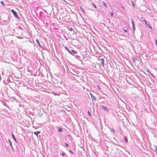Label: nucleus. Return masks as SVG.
<instances>
[{
	"label": "nucleus",
	"mask_w": 157,
	"mask_h": 157,
	"mask_svg": "<svg viewBox=\"0 0 157 157\" xmlns=\"http://www.w3.org/2000/svg\"><path fill=\"white\" fill-rule=\"evenodd\" d=\"M90 96L91 97L92 100L93 101H96L97 100V99L96 97L92 94V93L90 94Z\"/></svg>",
	"instance_id": "nucleus-2"
},
{
	"label": "nucleus",
	"mask_w": 157,
	"mask_h": 157,
	"mask_svg": "<svg viewBox=\"0 0 157 157\" xmlns=\"http://www.w3.org/2000/svg\"><path fill=\"white\" fill-rule=\"evenodd\" d=\"M131 2L132 3V5L133 6V7H135V6H134L133 1H131Z\"/></svg>",
	"instance_id": "nucleus-27"
},
{
	"label": "nucleus",
	"mask_w": 157,
	"mask_h": 157,
	"mask_svg": "<svg viewBox=\"0 0 157 157\" xmlns=\"http://www.w3.org/2000/svg\"><path fill=\"white\" fill-rule=\"evenodd\" d=\"M155 150L157 151V147H155Z\"/></svg>",
	"instance_id": "nucleus-31"
},
{
	"label": "nucleus",
	"mask_w": 157,
	"mask_h": 157,
	"mask_svg": "<svg viewBox=\"0 0 157 157\" xmlns=\"http://www.w3.org/2000/svg\"><path fill=\"white\" fill-rule=\"evenodd\" d=\"M69 152H70V153H71V154H74V153H73V151H72L71 150H69Z\"/></svg>",
	"instance_id": "nucleus-24"
},
{
	"label": "nucleus",
	"mask_w": 157,
	"mask_h": 157,
	"mask_svg": "<svg viewBox=\"0 0 157 157\" xmlns=\"http://www.w3.org/2000/svg\"><path fill=\"white\" fill-rule=\"evenodd\" d=\"M141 18H142V19H143V21H144V22L146 21H145V19H144V18H143V17H142Z\"/></svg>",
	"instance_id": "nucleus-28"
},
{
	"label": "nucleus",
	"mask_w": 157,
	"mask_h": 157,
	"mask_svg": "<svg viewBox=\"0 0 157 157\" xmlns=\"http://www.w3.org/2000/svg\"><path fill=\"white\" fill-rule=\"evenodd\" d=\"M34 134H35L37 136H38V135L40 133V131H37L36 132H34Z\"/></svg>",
	"instance_id": "nucleus-11"
},
{
	"label": "nucleus",
	"mask_w": 157,
	"mask_h": 157,
	"mask_svg": "<svg viewBox=\"0 0 157 157\" xmlns=\"http://www.w3.org/2000/svg\"><path fill=\"white\" fill-rule=\"evenodd\" d=\"M113 12H112L111 13V15L112 17H113Z\"/></svg>",
	"instance_id": "nucleus-29"
},
{
	"label": "nucleus",
	"mask_w": 157,
	"mask_h": 157,
	"mask_svg": "<svg viewBox=\"0 0 157 157\" xmlns=\"http://www.w3.org/2000/svg\"><path fill=\"white\" fill-rule=\"evenodd\" d=\"M65 146L67 147H69V145L67 143H65Z\"/></svg>",
	"instance_id": "nucleus-26"
},
{
	"label": "nucleus",
	"mask_w": 157,
	"mask_h": 157,
	"mask_svg": "<svg viewBox=\"0 0 157 157\" xmlns=\"http://www.w3.org/2000/svg\"><path fill=\"white\" fill-rule=\"evenodd\" d=\"M77 52L73 49H71V53H70V54L74 56V55L77 54Z\"/></svg>",
	"instance_id": "nucleus-3"
},
{
	"label": "nucleus",
	"mask_w": 157,
	"mask_h": 157,
	"mask_svg": "<svg viewBox=\"0 0 157 157\" xmlns=\"http://www.w3.org/2000/svg\"><path fill=\"white\" fill-rule=\"evenodd\" d=\"M147 72H148L150 74H151V75L153 77H154V75L152 74L151 73L150 71V70L148 69H147Z\"/></svg>",
	"instance_id": "nucleus-10"
},
{
	"label": "nucleus",
	"mask_w": 157,
	"mask_h": 157,
	"mask_svg": "<svg viewBox=\"0 0 157 157\" xmlns=\"http://www.w3.org/2000/svg\"><path fill=\"white\" fill-rule=\"evenodd\" d=\"M110 131L113 133H114L115 132V131L113 128H111L110 129Z\"/></svg>",
	"instance_id": "nucleus-15"
},
{
	"label": "nucleus",
	"mask_w": 157,
	"mask_h": 157,
	"mask_svg": "<svg viewBox=\"0 0 157 157\" xmlns=\"http://www.w3.org/2000/svg\"><path fill=\"white\" fill-rule=\"evenodd\" d=\"M58 131L60 132H62V128H58Z\"/></svg>",
	"instance_id": "nucleus-21"
},
{
	"label": "nucleus",
	"mask_w": 157,
	"mask_h": 157,
	"mask_svg": "<svg viewBox=\"0 0 157 157\" xmlns=\"http://www.w3.org/2000/svg\"><path fill=\"white\" fill-rule=\"evenodd\" d=\"M88 113L89 116H91V114H90V112L88 111Z\"/></svg>",
	"instance_id": "nucleus-32"
},
{
	"label": "nucleus",
	"mask_w": 157,
	"mask_h": 157,
	"mask_svg": "<svg viewBox=\"0 0 157 157\" xmlns=\"http://www.w3.org/2000/svg\"><path fill=\"white\" fill-rule=\"evenodd\" d=\"M102 3H103V5H104V6H105L106 8H107V6L106 5V4H105V2H102Z\"/></svg>",
	"instance_id": "nucleus-18"
},
{
	"label": "nucleus",
	"mask_w": 157,
	"mask_h": 157,
	"mask_svg": "<svg viewBox=\"0 0 157 157\" xmlns=\"http://www.w3.org/2000/svg\"><path fill=\"white\" fill-rule=\"evenodd\" d=\"M36 42L37 44L39 45V46L40 47L43 48V47L41 45L38 39H36Z\"/></svg>",
	"instance_id": "nucleus-7"
},
{
	"label": "nucleus",
	"mask_w": 157,
	"mask_h": 157,
	"mask_svg": "<svg viewBox=\"0 0 157 157\" xmlns=\"http://www.w3.org/2000/svg\"><path fill=\"white\" fill-rule=\"evenodd\" d=\"M101 63L102 64L103 66L104 67V60L103 58L101 59H100Z\"/></svg>",
	"instance_id": "nucleus-6"
},
{
	"label": "nucleus",
	"mask_w": 157,
	"mask_h": 157,
	"mask_svg": "<svg viewBox=\"0 0 157 157\" xmlns=\"http://www.w3.org/2000/svg\"><path fill=\"white\" fill-rule=\"evenodd\" d=\"M8 141L9 142L10 144V146H11V149L13 150V151H14V149L13 147L12 146V142H11V140H10V139H8Z\"/></svg>",
	"instance_id": "nucleus-5"
},
{
	"label": "nucleus",
	"mask_w": 157,
	"mask_h": 157,
	"mask_svg": "<svg viewBox=\"0 0 157 157\" xmlns=\"http://www.w3.org/2000/svg\"><path fill=\"white\" fill-rule=\"evenodd\" d=\"M131 20H132V25L133 30V32H134L135 30V25L134 24V21L132 20V18H131Z\"/></svg>",
	"instance_id": "nucleus-4"
},
{
	"label": "nucleus",
	"mask_w": 157,
	"mask_h": 157,
	"mask_svg": "<svg viewBox=\"0 0 157 157\" xmlns=\"http://www.w3.org/2000/svg\"><path fill=\"white\" fill-rule=\"evenodd\" d=\"M62 155L64 157H67V156L66 155L65 153L63 151L62 152Z\"/></svg>",
	"instance_id": "nucleus-9"
},
{
	"label": "nucleus",
	"mask_w": 157,
	"mask_h": 157,
	"mask_svg": "<svg viewBox=\"0 0 157 157\" xmlns=\"http://www.w3.org/2000/svg\"><path fill=\"white\" fill-rule=\"evenodd\" d=\"M155 44H156V45L157 46V40H156V41H155Z\"/></svg>",
	"instance_id": "nucleus-33"
},
{
	"label": "nucleus",
	"mask_w": 157,
	"mask_h": 157,
	"mask_svg": "<svg viewBox=\"0 0 157 157\" xmlns=\"http://www.w3.org/2000/svg\"><path fill=\"white\" fill-rule=\"evenodd\" d=\"M147 25L148 26V27H149L150 29H152V27L151 26H150V25H149L148 24V25Z\"/></svg>",
	"instance_id": "nucleus-25"
},
{
	"label": "nucleus",
	"mask_w": 157,
	"mask_h": 157,
	"mask_svg": "<svg viewBox=\"0 0 157 157\" xmlns=\"http://www.w3.org/2000/svg\"><path fill=\"white\" fill-rule=\"evenodd\" d=\"M123 30H124V31L125 32H126V33H127V29H124Z\"/></svg>",
	"instance_id": "nucleus-30"
},
{
	"label": "nucleus",
	"mask_w": 157,
	"mask_h": 157,
	"mask_svg": "<svg viewBox=\"0 0 157 157\" xmlns=\"http://www.w3.org/2000/svg\"><path fill=\"white\" fill-rule=\"evenodd\" d=\"M12 137L13 138L14 140L16 142H17L16 139V138L15 137V136H14V135H13V133H12Z\"/></svg>",
	"instance_id": "nucleus-13"
},
{
	"label": "nucleus",
	"mask_w": 157,
	"mask_h": 157,
	"mask_svg": "<svg viewBox=\"0 0 157 157\" xmlns=\"http://www.w3.org/2000/svg\"><path fill=\"white\" fill-rule=\"evenodd\" d=\"M74 56L78 60L80 59V56L78 55H75Z\"/></svg>",
	"instance_id": "nucleus-14"
},
{
	"label": "nucleus",
	"mask_w": 157,
	"mask_h": 157,
	"mask_svg": "<svg viewBox=\"0 0 157 157\" xmlns=\"http://www.w3.org/2000/svg\"><path fill=\"white\" fill-rule=\"evenodd\" d=\"M122 8H123V9H124V6H122Z\"/></svg>",
	"instance_id": "nucleus-35"
},
{
	"label": "nucleus",
	"mask_w": 157,
	"mask_h": 157,
	"mask_svg": "<svg viewBox=\"0 0 157 157\" xmlns=\"http://www.w3.org/2000/svg\"><path fill=\"white\" fill-rule=\"evenodd\" d=\"M101 107L102 108V109L105 111H108V110L106 107L104 106H101Z\"/></svg>",
	"instance_id": "nucleus-8"
},
{
	"label": "nucleus",
	"mask_w": 157,
	"mask_h": 157,
	"mask_svg": "<svg viewBox=\"0 0 157 157\" xmlns=\"http://www.w3.org/2000/svg\"><path fill=\"white\" fill-rule=\"evenodd\" d=\"M68 29L71 31H72L73 30V29L71 27H70V29H69V28H68Z\"/></svg>",
	"instance_id": "nucleus-23"
},
{
	"label": "nucleus",
	"mask_w": 157,
	"mask_h": 157,
	"mask_svg": "<svg viewBox=\"0 0 157 157\" xmlns=\"http://www.w3.org/2000/svg\"><path fill=\"white\" fill-rule=\"evenodd\" d=\"M80 9L82 11V12H83L84 13H85V11L82 7H80Z\"/></svg>",
	"instance_id": "nucleus-16"
},
{
	"label": "nucleus",
	"mask_w": 157,
	"mask_h": 157,
	"mask_svg": "<svg viewBox=\"0 0 157 157\" xmlns=\"http://www.w3.org/2000/svg\"><path fill=\"white\" fill-rule=\"evenodd\" d=\"M64 48L67 51L68 53H71V50H69L67 47L65 46Z\"/></svg>",
	"instance_id": "nucleus-12"
},
{
	"label": "nucleus",
	"mask_w": 157,
	"mask_h": 157,
	"mask_svg": "<svg viewBox=\"0 0 157 157\" xmlns=\"http://www.w3.org/2000/svg\"><path fill=\"white\" fill-rule=\"evenodd\" d=\"M1 79V77H0V80Z\"/></svg>",
	"instance_id": "nucleus-36"
},
{
	"label": "nucleus",
	"mask_w": 157,
	"mask_h": 157,
	"mask_svg": "<svg viewBox=\"0 0 157 157\" xmlns=\"http://www.w3.org/2000/svg\"><path fill=\"white\" fill-rule=\"evenodd\" d=\"M145 24L147 25H148V24H147V21H145Z\"/></svg>",
	"instance_id": "nucleus-34"
},
{
	"label": "nucleus",
	"mask_w": 157,
	"mask_h": 157,
	"mask_svg": "<svg viewBox=\"0 0 157 157\" xmlns=\"http://www.w3.org/2000/svg\"><path fill=\"white\" fill-rule=\"evenodd\" d=\"M11 12L13 13L15 17L17 19H19V18L17 13L14 10H11Z\"/></svg>",
	"instance_id": "nucleus-1"
},
{
	"label": "nucleus",
	"mask_w": 157,
	"mask_h": 157,
	"mask_svg": "<svg viewBox=\"0 0 157 157\" xmlns=\"http://www.w3.org/2000/svg\"><path fill=\"white\" fill-rule=\"evenodd\" d=\"M0 2L3 6H5V4L2 1H1Z\"/></svg>",
	"instance_id": "nucleus-22"
},
{
	"label": "nucleus",
	"mask_w": 157,
	"mask_h": 157,
	"mask_svg": "<svg viewBox=\"0 0 157 157\" xmlns=\"http://www.w3.org/2000/svg\"><path fill=\"white\" fill-rule=\"evenodd\" d=\"M92 5L96 9L97 8V7L95 5V4L93 3H92Z\"/></svg>",
	"instance_id": "nucleus-19"
},
{
	"label": "nucleus",
	"mask_w": 157,
	"mask_h": 157,
	"mask_svg": "<svg viewBox=\"0 0 157 157\" xmlns=\"http://www.w3.org/2000/svg\"><path fill=\"white\" fill-rule=\"evenodd\" d=\"M124 139L126 143L128 142V140L126 136H124Z\"/></svg>",
	"instance_id": "nucleus-20"
},
{
	"label": "nucleus",
	"mask_w": 157,
	"mask_h": 157,
	"mask_svg": "<svg viewBox=\"0 0 157 157\" xmlns=\"http://www.w3.org/2000/svg\"><path fill=\"white\" fill-rule=\"evenodd\" d=\"M137 60V59L135 58H133L132 59V61L134 63H136V61Z\"/></svg>",
	"instance_id": "nucleus-17"
}]
</instances>
